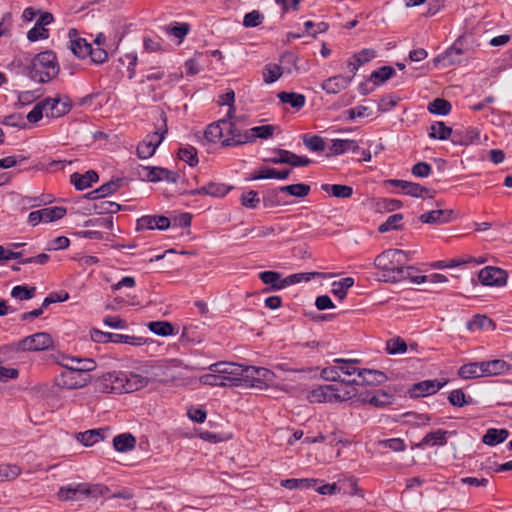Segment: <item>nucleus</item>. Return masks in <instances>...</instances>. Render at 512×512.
<instances>
[{"label":"nucleus","instance_id":"21","mask_svg":"<svg viewBox=\"0 0 512 512\" xmlns=\"http://www.w3.org/2000/svg\"><path fill=\"white\" fill-rule=\"evenodd\" d=\"M43 103H45L46 115H50L53 118L61 117L71 109V103L68 99L61 101L59 98H46L43 100Z\"/></svg>","mask_w":512,"mask_h":512},{"label":"nucleus","instance_id":"29","mask_svg":"<svg viewBox=\"0 0 512 512\" xmlns=\"http://www.w3.org/2000/svg\"><path fill=\"white\" fill-rule=\"evenodd\" d=\"M375 55L376 53L372 49H363L359 53L354 54L347 63L350 72L355 75L358 68L373 59Z\"/></svg>","mask_w":512,"mask_h":512},{"label":"nucleus","instance_id":"1","mask_svg":"<svg viewBox=\"0 0 512 512\" xmlns=\"http://www.w3.org/2000/svg\"><path fill=\"white\" fill-rule=\"evenodd\" d=\"M26 75L33 81L46 83L54 79L59 73L56 54L46 50L34 56L25 67Z\"/></svg>","mask_w":512,"mask_h":512},{"label":"nucleus","instance_id":"5","mask_svg":"<svg viewBox=\"0 0 512 512\" xmlns=\"http://www.w3.org/2000/svg\"><path fill=\"white\" fill-rule=\"evenodd\" d=\"M53 346V340L50 334L38 332L27 336L16 344L17 351H43Z\"/></svg>","mask_w":512,"mask_h":512},{"label":"nucleus","instance_id":"54","mask_svg":"<svg viewBox=\"0 0 512 512\" xmlns=\"http://www.w3.org/2000/svg\"><path fill=\"white\" fill-rule=\"evenodd\" d=\"M403 219L402 214H393L387 218V220L378 227L380 233H386L390 230H400L402 225L400 222Z\"/></svg>","mask_w":512,"mask_h":512},{"label":"nucleus","instance_id":"44","mask_svg":"<svg viewBox=\"0 0 512 512\" xmlns=\"http://www.w3.org/2000/svg\"><path fill=\"white\" fill-rule=\"evenodd\" d=\"M495 327L494 322L485 315H475L467 323L469 330H493Z\"/></svg>","mask_w":512,"mask_h":512},{"label":"nucleus","instance_id":"43","mask_svg":"<svg viewBox=\"0 0 512 512\" xmlns=\"http://www.w3.org/2000/svg\"><path fill=\"white\" fill-rule=\"evenodd\" d=\"M127 184V179L125 178H116L112 179L103 185H101L99 188L96 189V192H100V197H106L109 195H112L116 191H118L120 188L124 187Z\"/></svg>","mask_w":512,"mask_h":512},{"label":"nucleus","instance_id":"22","mask_svg":"<svg viewBox=\"0 0 512 512\" xmlns=\"http://www.w3.org/2000/svg\"><path fill=\"white\" fill-rule=\"evenodd\" d=\"M108 432L109 428L92 429L87 430L85 432H78L75 435V438L84 446H92L98 443L99 441L104 440Z\"/></svg>","mask_w":512,"mask_h":512},{"label":"nucleus","instance_id":"4","mask_svg":"<svg viewBox=\"0 0 512 512\" xmlns=\"http://www.w3.org/2000/svg\"><path fill=\"white\" fill-rule=\"evenodd\" d=\"M273 378L274 373L272 371L255 366H244L243 377H241L242 386L258 388H262L266 382H271Z\"/></svg>","mask_w":512,"mask_h":512},{"label":"nucleus","instance_id":"60","mask_svg":"<svg viewBox=\"0 0 512 512\" xmlns=\"http://www.w3.org/2000/svg\"><path fill=\"white\" fill-rule=\"evenodd\" d=\"M109 492V488L103 484L84 483V496L97 498L105 496Z\"/></svg>","mask_w":512,"mask_h":512},{"label":"nucleus","instance_id":"64","mask_svg":"<svg viewBox=\"0 0 512 512\" xmlns=\"http://www.w3.org/2000/svg\"><path fill=\"white\" fill-rule=\"evenodd\" d=\"M448 400L451 405L456 407H464L472 402L471 398H469V400L466 399V395L461 389H456L450 392Z\"/></svg>","mask_w":512,"mask_h":512},{"label":"nucleus","instance_id":"53","mask_svg":"<svg viewBox=\"0 0 512 512\" xmlns=\"http://www.w3.org/2000/svg\"><path fill=\"white\" fill-rule=\"evenodd\" d=\"M222 127H224V125L220 123V120L208 125L205 129L204 137L210 142H216L225 136Z\"/></svg>","mask_w":512,"mask_h":512},{"label":"nucleus","instance_id":"35","mask_svg":"<svg viewBox=\"0 0 512 512\" xmlns=\"http://www.w3.org/2000/svg\"><path fill=\"white\" fill-rule=\"evenodd\" d=\"M509 436L506 429L489 428L482 437V442L488 446H495L504 442Z\"/></svg>","mask_w":512,"mask_h":512},{"label":"nucleus","instance_id":"49","mask_svg":"<svg viewBox=\"0 0 512 512\" xmlns=\"http://www.w3.org/2000/svg\"><path fill=\"white\" fill-rule=\"evenodd\" d=\"M151 332L159 336H169L174 334V326L167 321H152L148 323Z\"/></svg>","mask_w":512,"mask_h":512},{"label":"nucleus","instance_id":"3","mask_svg":"<svg viewBox=\"0 0 512 512\" xmlns=\"http://www.w3.org/2000/svg\"><path fill=\"white\" fill-rule=\"evenodd\" d=\"M162 120H163V127L160 128V132H154L151 134H148L146 138L140 142L137 146V155L141 159H148L151 156L154 155L157 147L161 144V142L165 138V134L168 131L167 124H166V116L162 112L161 114Z\"/></svg>","mask_w":512,"mask_h":512},{"label":"nucleus","instance_id":"42","mask_svg":"<svg viewBox=\"0 0 512 512\" xmlns=\"http://www.w3.org/2000/svg\"><path fill=\"white\" fill-rule=\"evenodd\" d=\"M454 130L445 125L444 122L438 121L431 125L429 137L433 139L447 140L452 138Z\"/></svg>","mask_w":512,"mask_h":512},{"label":"nucleus","instance_id":"13","mask_svg":"<svg viewBox=\"0 0 512 512\" xmlns=\"http://www.w3.org/2000/svg\"><path fill=\"white\" fill-rule=\"evenodd\" d=\"M446 384L447 380H424L413 384L409 389V394L412 398L424 397L436 393Z\"/></svg>","mask_w":512,"mask_h":512},{"label":"nucleus","instance_id":"27","mask_svg":"<svg viewBox=\"0 0 512 512\" xmlns=\"http://www.w3.org/2000/svg\"><path fill=\"white\" fill-rule=\"evenodd\" d=\"M81 496H84V483L61 486L57 492L60 501H77Z\"/></svg>","mask_w":512,"mask_h":512},{"label":"nucleus","instance_id":"34","mask_svg":"<svg viewBox=\"0 0 512 512\" xmlns=\"http://www.w3.org/2000/svg\"><path fill=\"white\" fill-rule=\"evenodd\" d=\"M367 400L368 404L374 407L384 408L393 403L394 394L389 391L379 389L372 392V396Z\"/></svg>","mask_w":512,"mask_h":512},{"label":"nucleus","instance_id":"30","mask_svg":"<svg viewBox=\"0 0 512 512\" xmlns=\"http://www.w3.org/2000/svg\"><path fill=\"white\" fill-rule=\"evenodd\" d=\"M259 278L264 284L270 286L269 288L263 290L265 293L283 289V279L281 278V274L279 272L263 271L259 273Z\"/></svg>","mask_w":512,"mask_h":512},{"label":"nucleus","instance_id":"36","mask_svg":"<svg viewBox=\"0 0 512 512\" xmlns=\"http://www.w3.org/2000/svg\"><path fill=\"white\" fill-rule=\"evenodd\" d=\"M359 145L355 140L350 139H334L330 146V151L334 155H341L347 151L357 152Z\"/></svg>","mask_w":512,"mask_h":512},{"label":"nucleus","instance_id":"38","mask_svg":"<svg viewBox=\"0 0 512 512\" xmlns=\"http://www.w3.org/2000/svg\"><path fill=\"white\" fill-rule=\"evenodd\" d=\"M136 438L131 433H122L113 438V447L118 452H127L134 449Z\"/></svg>","mask_w":512,"mask_h":512},{"label":"nucleus","instance_id":"7","mask_svg":"<svg viewBox=\"0 0 512 512\" xmlns=\"http://www.w3.org/2000/svg\"><path fill=\"white\" fill-rule=\"evenodd\" d=\"M91 381L87 373H79L65 369L55 378V385L62 389H78L86 386Z\"/></svg>","mask_w":512,"mask_h":512},{"label":"nucleus","instance_id":"33","mask_svg":"<svg viewBox=\"0 0 512 512\" xmlns=\"http://www.w3.org/2000/svg\"><path fill=\"white\" fill-rule=\"evenodd\" d=\"M319 483L317 479L313 478H302V479H285L281 480L280 485L287 489H298V490H307L314 488L316 484Z\"/></svg>","mask_w":512,"mask_h":512},{"label":"nucleus","instance_id":"31","mask_svg":"<svg viewBox=\"0 0 512 512\" xmlns=\"http://www.w3.org/2000/svg\"><path fill=\"white\" fill-rule=\"evenodd\" d=\"M448 431L443 429H438L432 432L427 433L424 438L421 440L420 443L417 444V447L422 448L425 445H431V446H444L447 444V437Z\"/></svg>","mask_w":512,"mask_h":512},{"label":"nucleus","instance_id":"62","mask_svg":"<svg viewBox=\"0 0 512 512\" xmlns=\"http://www.w3.org/2000/svg\"><path fill=\"white\" fill-rule=\"evenodd\" d=\"M275 126L273 125H262V126H256L250 129V135L253 136L254 141L257 138L260 139H268L271 138L274 134Z\"/></svg>","mask_w":512,"mask_h":512},{"label":"nucleus","instance_id":"50","mask_svg":"<svg viewBox=\"0 0 512 512\" xmlns=\"http://www.w3.org/2000/svg\"><path fill=\"white\" fill-rule=\"evenodd\" d=\"M395 75V69L391 66H382L370 75V80L376 84H382Z\"/></svg>","mask_w":512,"mask_h":512},{"label":"nucleus","instance_id":"12","mask_svg":"<svg viewBox=\"0 0 512 512\" xmlns=\"http://www.w3.org/2000/svg\"><path fill=\"white\" fill-rule=\"evenodd\" d=\"M60 365L67 370L87 374L96 368V363L91 358H78L68 355L62 357Z\"/></svg>","mask_w":512,"mask_h":512},{"label":"nucleus","instance_id":"26","mask_svg":"<svg viewBox=\"0 0 512 512\" xmlns=\"http://www.w3.org/2000/svg\"><path fill=\"white\" fill-rule=\"evenodd\" d=\"M98 179L99 176L94 170H88L84 174L75 172L70 176L71 183L80 191L91 187L93 183L98 181Z\"/></svg>","mask_w":512,"mask_h":512},{"label":"nucleus","instance_id":"32","mask_svg":"<svg viewBox=\"0 0 512 512\" xmlns=\"http://www.w3.org/2000/svg\"><path fill=\"white\" fill-rule=\"evenodd\" d=\"M235 381H237V380L234 378L229 380L225 376L219 375L218 373H214V372L204 374L200 377V382L204 385H209V386L233 387V385L236 384Z\"/></svg>","mask_w":512,"mask_h":512},{"label":"nucleus","instance_id":"20","mask_svg":"<svg viewBox=\"0 0 512 512\" xmlns=\"http://www.w3.org/2000/svg\"><path fill=\"white\" fill-rule=\"evenodd\" d=\"M480 139V133L474 128L455 129L451 141L455 145L467 146L477 143Z\"/></svg>","mask_w":512,"mask_h":512},{"label":"nucleus","instance_id":"28","mask_svg":"<svg viewBox=\"0 0 512 512\" xmlns=\"http://www.w3.org/2000/svg\"><path fill=\"white\" fill-rule=\"evenodd\" d=\"M338 388L334 385H323L313 389L309 394L311 402H333L334 392H337Z\"/></svg>","mask_w":512,"mask_h":512},{"label":"nucleus","instance_id":"57","mask_svg":"<svg viewBox=\"0 0 512 512\" xmlns=\"http://www.w3.org/2000/svg\"><path fill=\"white\" fill-rule=\"evenodd\" d=\"M21 473L17 465L0 464V482L14 480Z\"/></svg>","mask_w":512,"mask_h":512},{"label":"nucleus","instance_id":"39","mask_svg":"<svg viewBox=\"0 0 512 512\" xmlns=\"http://www.w3.org/2000/svg\"><path fill=\"white\" fill-rule=\"evenodd\" d=\"M358 376L366 385H379L387 380V376L383 372L371 369H361L358 371Z\"/></svg>","mask_w":512,"mask_h":512},{"label":"nucleus","instance_id":"6","mask_svg":"<svg viewBox=\"0 0 512 512\" xmlns=\"http://www.w3.org/2000/svg\"><path fill=\"white\" fill-rule=\"evenodd\" d=\"M91 339L97 343H125L133 346H141L146 343L143 337L130 336L118 333L103 332L97 329L91 331Z\"/></svg>","mask_w":512,"mask_h":512},{"label":"nucleus","instance_id":"46","mask_svg":"<svg viewBox=\"0 0 512 512\" xmlns=\"http://www.w3.org/2000/svg\"><path fill=\"white\" fill-rule=\"evenodd\" d=\"M310 190V186L304 183H297L279 187L280 192L287 193L291 196L298 198L306 197L309 194Z\"/></svg>","mask_w":512,"mask_h":512},{"label":"nucleus","instance_id":"37","mask_svg":"<svg viewBox=\"0 0 512 512\" xmlns=\"http://www.w3.org/2000/svg\"><path fill=\"white\" fill-rule=\"evenodd\" d=\"M416 268L413 266L403 265L400 271L397 272V276L392 277V283L399 282L405 279H410L412 282L420 284L427 281L426 275L416 276L414 272Z\"/></svg>","mask_w":512,"mask_h":512},{"label":"nucleus","instance_id":"2","mask_svg":"<svg viewBox=\"0 0 512 512\" xmlns=\"http://www.w3.org/2000/svg\"><path fill=\"white\" fill-rule=\"evenodd\" d=\"M409 260V252L400 249H388L375 258L374 265L383 271L384 281L392 283V277L397 276V272Z\"/></svg>","mask_w":512,"mask_h":512},{"label":"nucleus","instance_id":"17","mask_svg":"<svg viewBox=\"0 0 512 512\" xmlns=\"http://www.w3.org/2000/svg\"><path fill=\"white\" fill-rule=\"evenodd\" d=\"M120 373V382L123 385V392L130 393L146 387L149 379L136 373Z\"/></svg>","mask_w":512,"mask_h":512},{"label":"nucleus","instance_id":"19","mask_svg":"<svg viewBox=\"0 0 512 512\" xmlns=\"http://www.w3.org/2000/svg\"><path fill=\"white\" fill-rule=\"evenodd\" d=\"M389 183L393 186L400 187L404 190L405 194L412 197H421L423 193L429 194V198L434 197V191L426 188L418 183L408 182L404 180H389Z\"/></svg>","mask_w":512,"mask_h":512},{"label":"nucleus","instance_id":"8","mask_svg":"<svg viewBox=\"0 0 512 512\" xmlns=\"http://www.w3.org/2000/svg\"><path fill=\"white\" fill-rule=\"evenodd\" d=\"M275 154L272 157L266 158L265 161L273 164H288L292 167H304L312 163V160L306 156H299L291 151L284 149H274Z\"/></svg>","mask_w":512,"mask_h":512},{"label":"nucleus","instance_id":"55","mask_svg":"<svg viewBox=\"0 0 512 512\" xmlns=\"http://www.w3.org/2000/svg\"><path fill=\"white\" fill-rule=\"evenodd\" d=\"M302 139L304 145L313 152H322L325 149V142L323 138L318 135L308 136L304 134Z\"/></svg>","mask_w":512,"mask_h":512},{"label":"nucleus","instance_id":"14","mask_svg":"<svg viewBox=\"0 0 512 512\" xmlns=\"http://www.w3.org/2000/svg\"><path fill=\"white\" fill-rule=\"evenodd\" d=\"M464 42L465 37L459 36L451 47L435 59V62H443L447 66L459 63L460 59L458 57L465 53Z\"/></svg>","mask_w":512,"mask_h":512},{"label":"nucleus","instance_id":"63","mask_svg":"<svg viewBox=\"0 0 512 512\" xmlns=\"http://www.w3.org/2000/svg\"><path fill=\"white\" fill-rule=\"evenodd\" d=\"M478 373H479L478 366H477V363H475V362L464 364L458 370V376L462 379L479 378L481 376Z\"/></svg>","mask_w":512,"mask_h":512},{"label":"nucleus","instance_id":"25","mask_svg":"<svg viewBox=\"0 0 512 512\" xmlns=\"http://www.w3.org/2000/svg\"><path fill=\"white\" fill-rule=\"evenodd\" d=\"M351 81L352 77L336 75L323 81L321 87L329 94H337L340 91L346 89Z\"/></svg>","mask_w":512,"mask_h":512},{"label":"nucleus","instance_id":"61","mask_svg":"<svg viewBox=\"0 0 512 512\" xmlns=\"http://www.w3.org/2000/svg\"><path fill=\"white\" fill-rule=\"evenodd\" d=\"M282 75V68L279 65H266L263 69L264 82L271 84L277 81Z\"/></svg>","mask_w":512,"mask_h":512},{"label":"nucleus","instance_id":"9","mask_svg":"<svg viewBox=\"0 0 512 512\" xmlns=\"http://www.w3.org/2000/svg\"><path fill=\"white\" fill-rule=\"evenodd\" d=\"M95 392L98 393H123V385L120 382L119 372H109L98 377L94 382Z\"/></svg>","mask_w":512,"mask_h":512},{"label":"nucleus","instance_id":"59","mask_svg":"<svg viewBox=\"0 0 512 512\" xmlns=\"http://www.w3.org/2000/svg\"><path fill=\"white\" fill-rule=\"evenodd\" d=\"M407 350V344L401 337H394L386 342V351L388 354H400Z\"/></svg>","mask_w":512,"mask_h":512},{"label":"nucleus","instance_id":"18","mask_svg":"<svg viewBox=\"0 0 512 512\" xmlns=\"http://www.w3.org/2000/svg\"><path fill=\"white\" fill-rule=\"evenodd\" d=\"M70 39V49L78 58H86L91 53V44L86 39L79 37L76 29H70L68 32Z\"/></svg>","mask_w":512,"mask_h":512},{"label":"nucleus","instance_id":"23","mask_svg":"<svg viewBox=\"0 0 512 512\" xmlns=\"http://www.w3.org/2000/svg\"><path fill=\"white\" fill-rule=\"evenodd\" d=\"M453 211L447 209H437L424 213L419 217L422 223L426 224H445L452 220Z\"/></svg>","mask_w":512,"mask_h":512},{"label":"nucleus","instance_id":"56","mask_svg":"<svg viewBox=\"0 0 512 512\" xmlns=\"http://www.w3.org/2000/svg\"><path fill=\"white\" fill-rule=\"evenodd\" d=\"M178 156L181 160L187 162L191 167L198 164L197 150L193 146L182 147L178 150Z\"/></svg>","mask_w":512,"mask_h":512},{"label":"nucleus","instance_id":"16","mask_svg":"<svg viewBox=\"0 0 512 512\" xmlns=\"http://www.w3.org/2000/svg\"><path fill=\"white\" fill-rule=\"evenodd\" d=\"M143 170L145 172V179L150 182H158L165 180L170 183H176L179 178V175L176 172H173L163 167H144Z\"/></svg>","mask_w":512,"mask_h":512},{"label":"nucleus","instance_id":"47","mask_svg":"<svg viewBox=\"0 0 512 512\" xmlns=\"http://www.w3.org/2000/svg\"><path fill=\"white\" fill-rule=\"evenodd\" d=\"M428 111L432 114L445 116L451 111V104L444 98H436L428 104Z\"/></svg>","mask_w":512,"mask_h":512},{"label":"nucleus","instance_id":"40","mask_svg":"<svg viewBox=\"0 0 512 512\" xmlns=\"http://www.w3.org/2000/svg\"><path fill=\"white\" fill-rule=\"evenodd\" d=\"M321 189L336 198H350L353 195V188L341 184H323Z\"/></svg>","mask_w":512,"mask_h":512},{"label":"nucleus","instance_id":"52","mask_svg":"<svg viewBox=\"0 0 512 512\" xmlns=\"http://www.w3.org/2000/svg\"><path fill=\"white\" fill-rule=\"evenodd\" d=\"M250 129L245 130L244 132H240L236 135L235 138H226L222 141L223 147H229V146H239L246 143H252L254 142V138L252 135L249 134Z\"/></svg>","mask_w":512,"mask_h":512},{"label":"nucleus","instance_id":"15","mask_svg":"<svg viewBox=\"0 0 512 512\" xmlns=\"http://www.w3.org/2000/svg\"><path fill=\"white\" fill-rule=\"evenodd\" d=\"M53 20L54 17L50 12L41 13L35 26L27 33L28 40L35 42L39 39H47L49 37V30L45 26L51 24Z\"/></svg>","mask_w":512,"mask_h":512},{"label":"nucleus","instance_id":"41","mask_svg":"<svg viewBox=\"0 0 512 512\" xmlns=\"http://www.w3.org/2000/svg\"><path fill=\"white\" fill-rule=\"evenodd\" d=\"M278 98L282 103L289 104L295 109H300L305 105L306 98L303 94L295 92L282 91L278 94Z\"/></svg>","mask_w":512,"mask_h":512},{"label":"nucleus","instance_id":"48","mask_svg":"<svg viewBox=\"0 0 512 512\" xmlns=\"http://www.w3.org/2000/svg\"><path fill=\"white\" fill-rule=\"evenodd\" d=\"M66 212V208L61 206L46 207L41 209L42 220L44 223L53 222L63 218Z\"/></svg>","mask_w":512,"mask_h":512},{"label":"nucleus","instance_id":"51","mask_svg":"<svg viewBox=\"0 0 512 512\" xmlns=\"http://www.w3.org/2000/svg\"><path fill=\"white\" fill-rule=\"evenodd\" d=\"M336 364H339L338 369L340 373L346 375H353L355 373L358 374V371H361L356 367V365L360 362L358 359H343L337 358L333 361Z\"/></svg>","mask_w":512,"mask_h":512},{"label":"nucleus","instance_id":"11","mask_svg":"<svg viewBox=\"0 0 512 512\" xmlns=\"http://www.w3.org/2000/svg\"><path fill=\"white\" fill-rule=\"evenodd\" d=\"M507 278L508 274L505 270L494 266H486L478 273L480 283L485 286H503Z\"/></svg>","mask_w":512,"mask_h":512},{"label":"nucleus","instance_id":"10","mask_svg":"<svg viewBox=\"0 0 512 512\" xmlns=\"http://www.w3.org/2000/svg\"><path fill=\"white\" fill-rule=\"evenodd\" d=\"M244 365L232 363V362H217L209 366V370L219 375L225 376L227 379H236L237 381L233 387L242 386Z\"/></svg>","mask_w":512,"mask_h":512},{"label":"nucleus","instance_id":"58","mask_svg":"<svg viewBox=\"0 0 512 512\" xmlns=\"http://www.w3.org/2000/svg\"><path fill=\"white\" fill-rule=\"evenodd\" d=\"M36 287L27 285H18L13 287L11 296L21 300H29L35 296Z\"/></svg>","mask_w":512,"mask_h":512},{"label":"nucleus","instance_id":"45","mask_svg":"<svg viewBox=\"0 0 512 512\" xmlns=\"http://www.w3.org/2000/svg\"><path fill=\"white\" fill-rule=\"evenodd\" d=\"M354 285V279L352 277H346L339 281L332 283V293L335 297L343 300L347 296V291Z\"/></svg>","mask_w":512,"mask_h":512},{"label":"nucleus","instance_id":"24","mask_svg":"<svg viewBox=\"0 0 512 512\" xmlns=\"http://www.w3.org/2000/svg\"><path fill=\"white\" fill-rule=\"evenodd\" d=\"M291 173V169H285V170H276L275 168H270L267 166H261L258 170L254 171L250 179L251 180H261V179H280L285 180L289 177Z\"/></svg>","mask_w":512,"mask_h":512}]
</instances>
